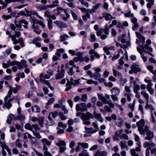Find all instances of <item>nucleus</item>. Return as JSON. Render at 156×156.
<instances>
[{
	"label": "nucleus",
	"instance_id": "nucleus-62",
	"mask_svg": "<svg viewBox=\"0 0 156 156\" xmlns=\"http://www.w3.org/2000/svg\"><path fill=\"white\" fill-rule=\"evenodd\" d=\"M131 153L133 156H138V154H136L134 149H132L130 151Z\"/></svg>",
	"mask_w": 156,
	"mask_h": 156
},
{
	"label": "nucleus",
	"instance_id": "nucleus-42",
	"mask_svg": "<svg viewBox=\"0 0 156 156\" xmlns=\"http://www.w3.org/2000/svg\"><path fill=\"white\" fill-rule=\"evenodd\" d=\"M112 71L113 73V75L115 77L120 76L121 75V73L119 71H117L114 69H113Z\"/></svg>",
	"mask_w": 156,
	"mask_h": 156
},
{
	"label": "nucleus",
	"instance_id": "nucleus-7",
	"mask_svg": "<svg viewBox=\"0 0 156 156\" xmlns=\"http://www.w3.org/2000/svg\"><path fill=\"white\" fill-rule=\"evenodd\" d=\"M89 54L90 55L91 61H93L94 60V56L98 58L100 57V55L94 49H91L89 51Z\"/></svg>",
	"mask_w": 156,
	"mask_h": 156
},
{
	"label": "nucleus",
	"instance_id": "nucleus-37",
	"mask_svg": "<svg viewBox=\"0 0 156 156\" xmlns=\"http://www.w3.org/2000/svg\"><path fill=\"white\" fill-rule=\"evenodd\" d=\"M69 37V36L66 34L62 35L60 37V41L61 42H63L64 41L66 38H68Z\"/></svg>",
	"mask_w": 156,
	"mask_h": 156
},
{
	"label": "nucleus",
	"instance_id": "nucleus-3",
	"mask_svg": "<svg viewBox=\"0 0 156 156\" xmlns=\"http://www.w3.org/2000/svg\"><path fill=\"white\" fill-rule=\"evenodd\" d=\"M144 125L145 122L143 119H141L139 121L136 122L138 130L141 135H144L145 134L144 129H143Z\"/></svg>",
	"mask_w": 156,
	"mask_h": 156
},
{
	"label": "nucleus",
	"instance_id": "nucleus-35",
	"mask_svg": "<svg viewBox=\"0 0 156 156\" xmlns=\"http://www.w3.org/2000/svg\"><path fill=\"white\" fill-rule=\"evenodd\" d=\"M140 89V86L139 85H135L133 86V91L135 93H137L138 92H139L138 91H139Z\"/></svg>",
	"mask_w": 156,
	"mask_h": 156
},
{
	"label": "nucleus",
	"instance_id": "nucleus-45",
	"mask_svg": "<svg viewBox=\"0 0 156 156\" xmlns=\"http://www.w3.org/2000/svg\"><path fill=\"white\" fill-rule=\"evenodd\" d=\"M48 28L50 30H51L53 28L52 27V21L51 19H49L48 20Z\"/></svg>",
	"mask_w": 156,
	"mask_h": 156
},
{
	"label": "nucleus",
	"instance_id": "nucleus-31",
	"mask_svg": "<svg viewBox=\"0 0 156 156\" xmlns=\"http://www.w3.org/2000/svg\"><path fill=\"white\" fill-rule=\"evenodd\" d=\"M105 19V20H109L112 19V16L109 13H105L104 16Z\"/></svg>",
	"mask_w": 156,
	"mask_h": 156
},
{
	"label": "nucleus",
	"instance_id": "nucleus-33",
	"mask_svg": "<svg viewBox=\"0 0 156 156\" xmlns=\"http://www.w3.org/2000/svg\"><path fill=\"white\" fill-rule=\"evenodd\" d=\"M36 8L40 11L44 10L47 9V5L38 6L36 7Z\"/></svg>",
	"mask_w": 156,
	"mask_h": 156
},
{
	"label": "nucleus",
	"instance_id": "nucleus-39",
	"mask_svg": "<svg viewBox=\"0 0 156 156\" xmlns=\"http://www.w3.org/2000/svg\"><path fill=\"white\" fill-rule=\"evenodd\" d=\"M40 77L41 78H44V79H48L50 78V75H49L48 74H46L45 75H44L43 73H41L40 74Z\"/></svg>",
	"mask_w": 156,
	"mask_h": 156
},
{
	"label": "nucleus",
	"instance_id": "nucleus-25",
	"mask_svg": "<svg viewBox=\"0 0 156 156\" xmlns=\"http://www.w3.org/2000/svg\"><path fill=\"white\" fill-rule=\"evenodd\" d=\"M41 141L43 143V145H45L50 146L51 144V142L49 141L46 138H43L41 140Z\"/></svg>",
	"mask_w": 156,
	"mask_h": 156
},
{
	"label": "nucleus",
	"instance_id": "nucleus-23",
	"mask_svg": "<svg viewBox=\"0 0 156 156\" xmlns=\"http://www.w3.org/2000/svg\"><path fill=\"white\" fill-rule=\"evenodd\" d=\"M44 118L43 117H40L39 118L38 120L40 126L41 127H43V123L44 122Z\"/></svg>",
	"mask_w": 156,
	"mask_h": 156
},
{
	"label": "nucleus",
	"instance_id": "nucleus-32",
	"mask_svg": "<svg viewBox=\"0 0 156 156\" xmlns=\"http://www.w3.org/2000/svg\"><path fill=\"white\" fill-rule=\"evenodd\" d=\"M80 105L82 108H81V111L84 112L87 110V108H86L87 105L86 103H81L80 104Z\"/></svg>",
	"mask_w": 156,
	"mask_h": 156
},
{
	"label": "nucleus",
	"instance_id": "nucleus-29",
	"mask_svg": "<svg viewBox=\"0 0 156 156\" xmlns=\"http://www.w3.org/2000/svg\"><path fill=\"white\" fill-rule=\"evenodd\" d=\"M20 23H21L25 28H27V25L28 24V22L24 19H22L20 20Z\"/></svg>",
	"mask_w": 156,
	"mask_h": 156
},
{
	"label": "nucleus",
	"instance_id": "nucleus-27",
	"mask_svg": "<svg viewBox=\"0 0 156 156\" xmlns=\"http://www.w3.org/2000/svg\"><path fill=\"white\" fill-rule=\"evenodd\" d=\"M12 106V105L11 103L7 101L5 102L4 105H2V108H6L8 109H9Z\"/></svg>",
	"mask_w": 156,
	"mask_h": 156
},
{
	"label": "nucleus",
	"instance_id": "nucleus-49",
	"mask_svg": "<svg viewBox=\"0 0 156 156\" xmlns=\"http://www.w3.org/2000/svg\"><path fill=\"white\" fill-rule=\"evenodd\" d=\"M15 145L16 147H17L19 148H20L22 147V145L20 142V139H17L15 142Z\"/></svg>",
	"mask_w": 156,
	"mask_h": 156
},
{
	"label": "nucleus",
	"instance_id": "nucleus-64",
	"mask_svg": "<svg viewBox=\"0 0 156 156\" xmlns=\"http://www.w3.org/2000/svg\"><path fill=\"white\" fill-rule=\"evenodd\" d=\"M121 138L122 139L128 140L129 139L128 136L126 134H122L121 136Z\"/></svg>",
	"mask_w": 156,
	"mask_h": 156
},
{
	"label": "nucleus",
	"instance_id": "nucleus-46",
	"mask_svg": "<svg viewBox=\"0 0 156 156\" xmlns=\"http://www.w3.org/2000/svg\"><path fill=\"white\" fill-rule=\"evenodd\" d=\"M17 119H18L20 121H23L24 120L25 118V116L23 114H20L19 115H18L17 116Z\"/></svg>",
	"mask_w": 156,
	"mask_h": 156
},
{
	"label": "nucleus",
	"instance_id": "nucleus-26",
	"mask_svg": "<svg viewBox=\"0 0 156 156\" xmlns=\"http://www.w3.org/2000/svg\"><path fill=\"white\" fill-rule=\"evenodd\" d=\"M126 35L125 34H122L118 38V40L120 41L122 43H125L126 42V40L125 38Z\"/></svg>",
	"mask_w": 156,
	"mask_h": 156
},
{
	"label": "nucleus",
	"instance_id": "nucleus-40",
	"mask_svg": "<svg viewBox=\"0 0 156 156\" xmlns=\"http://www.w3.org/2000/svg\"><path fill=\"white\" fill-rule=\"evenodd\" d=\"M25 129L28 130H30L32 132L33 129L32 128V125H31L29 123H26L24 126Z\"/></svg>",
	"mask_w": 156,
	"mask_h": 156
},
{
	"label": "nucleus",
	"instance_id": "nucleus-63",
	"mask_svg": "<svg viewBox=\"0 0 156 156\" xmlns=\"http://www.w3.org/2000/svg\"><path fill=\"white\" fill-rule=\"evenodd\" d=\"M104 29L101 28L97 32V35L98 36H99L103 32Z\"/></svg>",
	"mask_w": 156,
	"mask_h": 156
},
{
	"label": "nucleus",
	"instance_id": "nucleus-30",
	"mask_svg": "<svg viewBox=\"0 0 156 156\" xmlns=\"http://www.w3.org/2000/svg\"><path fill=\"white\" fill-rule=\"evenodd\" d=\"M79 145H80L82 148L85 149H87L89 147V144L87 143L79 142Z\"/></svg>",
	"mask_w": 156,
	"mask_h": 156
},
{
	"label": "nucleus",
	"instance_id": "nucleus-52",
	"mask_svg": "<svg viewBox=\"0 0 156 156\" xmlns=\"http://www.w3.org/2000/svg\"><path fill=\"white\" fill-rule=\"evenodd\" d=\"M58 113L57 111H55L53 112H51L49 113V115L52 114V117L53 118H55L58 115Z\"/></svg>",
	"mask_w": 156,
	"mask_h": 156
},
{
	"label": "nucleus",
	"instance_id": "nucleus-55",
	"mask_svg": "<svg viewBox=\"0 0 156 156\" xmlns=\"http://www.w3.org/2000/svg\"><path fill=\"white\" fill-rule=\"evenodd\" d=\"M33 128L35 129L36 132H37L40 129V128L37 125L34 124L32 125V128Z\"/></svg>",
	"mask_w": 156,
	"mask_h": 156
},
{
	"label": "nucleus",
	"instance_id": "nucleus-43",
	"mask_svg": "<svg viewBox=\"0 0 156 156\" xmlns=\"http://www.w3.org/2000/svg\"><path fill=\"white\" fill-rule=\"evenodd\" d=\"M40 81L41 83L45 84L48 86H50V84L48 81L45 80L43 78H40Z\"/></svg>",
	"mask_w": 156,
	"mask_h": 156
},
{
	"label": "nucleus",
	"instance_id": "nucleus-44",
	"mask_svg": "<svg viewBox=\"0 0 156 156\" xmlns=\"http://www.w3.org/2000/svg\"><path fill=\"white\" fill-rule=\"evenodd\" d=\"M67 83H66V85L67 86V87L65 89V91H68L70 90L72 87L71 86V84L69 83L70 81L69 80L67 79Z\"/></svg>",
	"mask_w": 156,
	"mask_h": 156
},
{
	"label": "nucleus",
	"instance_id": "nucleus-24",
	"mask_svg": "<svg viewBox=\"0 0 156 156\" xmlns=\"http://www.w3.org/2000/svg\"><path fill=\"white\" fill-rule=\"evenodd\" d=\"M146 1L148 2L147 4V7L148 8H151L154 5V0H146Z\"/></svg>",
	"mask_w": 156,
	"mask_h": 156
},
{
	"label": "nucleus",
	"instance_id": "nucleus-38",
	"mask_svg": "<svg viewBox=\"0 0 156 156\" xmlns=\"http://www.w3.org/2000/svg\"><path fill=\"white\" fill-rule=\"evenodd\" d=\"M124 96L126 98L128 101H131V97L132 96V94L131 93H125Z\"/></svg>",
	"mask_w": 156,
	"mask_h": 156
},
{
	"label": "nucleus",
	"instance_id": "nucleus-51",
	"mask_svg": "<svg viewBox=\"0 0 156 156\" xmlns=\"http://www.w3.org/2000/svg\"><path fill=\"white\" fill-rule=\"evenodd\" d=\"M125 16L127 17H131L133 18L134 17V14L133 13H132L131 11L129 12L128 13L124 14Z\"/></svg>",
	"mask_w": 156,
	"mask_h": 156
},
{
	"label": "nucleus",
	"instance_id": "nucleus-48",
	"mask_svg": "<svg viewBox=\"0 0 156 156\" xmlns=\"http://www.w3.org/2000/svg\"><path fill=\"white\" fill-rule=\"evenodd\" d=\"M120 145L122 150L123 149L127 147L126 145V142L125 141H121L120 143Z\"/></svg>",
	"mask_w": 156,
	"mask_h": 156
},
{
	"label": "nucleus",
	"instance_id": "nucleus-21",
	"mask_svg": "<svg viewBox=\"0 0 156 156\" xmlns=\"http://www.w3.org/2000/svg\"><path fill=\"white\" fill-rule=\"evenodd\" d=\"M69 81H70L69 83H70L71 85L73 86H76L80 83L78 80H74L72 78H70Z\"/></svg>",
	"mask_w": 156,
	"mask_h": 156
},
{
	"label": "nucleus",
	"instance_id": "nucleus-18",
	"mask_svg": "<svg viewBox=\"0 0 156 156\" xmlns=\"http://www.w3.org/2000/svg\"><path fill=\"white\" fill-rule=\"evenodd\" d=\"M9 87L10 89L8 91V94L4 98V100L5 102L7 101L8 98H10L11 96V94L12 93V89L11 87L10 86Z\"/></svg>",
	"mask_w": 156,
	"mask_h": 156
},
{
	"label": "nucleus",
	"instance_id": "nucleus-19",
	"mask_svg": "<svg viewBox=\"0 0 156 156\" xmlns=\"http://www.w3.org/2000/svg\"><path fill=\"white\" fill-rule=\"evenodd\" d=\"M29 1V0H5V2L6 3L11 2H19L21 3H24L26 2H27Z\"/></svg>",
	"mask_w": 156,
	"mask_h": 156
},
{
	"label": "nucleus",
	"instance_id": "nucleus-34",
	"mask_svg": "<svg viewBox=\"0 0 156 156\" xmlns=\"http://www.w3.org/2000/svg\"><path fill=\"white\" fill-rule=\"evenodd\" d=\"M16 40L17 41V43H16V44L19 43L21 47L23 48L24 46L25 45L23 43L22 38L20 37L18 39H16Z\"/></svg>",
	"mask_w": 156,
	"mask_h": 156
},
{
	"label": "nucleus",
	"instance_id": "nucleus-4",
	"mask_svg": "<svg viewBox=\"0 0 156 156\" xmlns=\"http://www.w3.org/2000/svg\"><path fill=\"white\" fill-rule=\"evenodd\" d=\"M145 133L146 132L147 136L145 137V139L149 140L153 139L154 137V134L153 132L151 131L147 126H146L144 127Z\"/></svg>",
	"mask_w": 156,
	"mask_h": 156
},
{
	"label": "nucleus",
	"instance_id": "nucleus-10",
	"mask_svg": "<svg viewBox=\"0 0 156 156\" xmlns=\"http://www.w3.org/2000/svg\"><path fill=\"white\" fill-rule=\"evenodd\" d=\"M139 65L136 63H133L131 65V69H133V72L135 73H137V72H140L141 69L139 67Z\"/></svg>",
	"mask_w": 156,
	"mask_h": 156
},
{
	"label": "nucleus",
	"instance_id": "nucleus-1",
	"mask_svg": "<svg viewBox=\"0 0 156 156\" xmlns=\"http://www.w3.org/2000/svg\"><path fill=\"white\" fill-rule=\"evenodd\" d=\"M76 116L79 117L81 116V119L82 120L83 123L85 125L90 124V122L89 120L94 118V116L92 113L89 112H87L85 114L83 113L78 112L76 113Z\"/></svg>",
	"mask_w": 156,
	"mask_h": 156
},
{
	"label": "nucleus",
	"instance_id": "nucleus-11",
	"mask_svg": "<svg viewBox=\"0 0 156 156\" xmlns=\"http://www.w3.org/2000/svg\"><path fill=\"white\" fill-rule=\"evenodd\" d=\"M131 21L133 24L132 29L133 30H135V29L138 28L139 26V24L137 23V20L136 18L133 17L131 20Z\"/></svg>",
	"mask_w": 156,
	"mask_h": 156
},
{
	"label": "nucleus",
	"instance_id": "nucleus-41",
	"mask_svg": "<svg viewBox=\"0 0 156 156\" xmlns=\"http://www.w3.org/2000/svg\"><path fill=\"white\" fill-rule=\"evenodd\" d=\"M148 102H146V104L145 106V109H150L151 111H153L154 110V108L151 105H149L148 104Z\"/></svg>",
	"mask_w": 156,
	"mask_h": 156
},
{
	"label": "nucleus",
	"instance_id": "nucleus-50",
	"mask_svg": "<svg viewBox=\"0 0 156 156\" xmlns=\"http://www.w3.org/2000/svg\"><path fill=\"white\" fill-rule=\"evenodd\" d=\"M32 133L33 135L35 136L37 138L40 139L42 138L41 136L39 133L35 132L34 131H32Z\"/></svg>",
	"mask_w": 156,
	"mask_h": 156
},
{
	"label": "nucleus",
	"instance_id": "nucleus-61",
	"mask_svg": "<svg viewBox=\"0 0 156 156\" xmlns=\"http://www.w3.org/2000/svg\"><path fill=\"white\" fill-rule=\"evenodd\" d=\"M9 117L11 120H15L17 119V116H15L13 114H11L9 115Z\"/></svg>",
	"mask_w": 156,
	"mask_h": 156
},
{
	"label": "nucleus",
	"instance_id": "nucleus-5",
	"mask_svg": "<svg viewBox=\"0 0 156 156\" xmlns=\"http://www.w3.org/2000/svg\"><path fill=\"white\" fill-rule=\"evenodd\" d=\"M98 99L101 100L103 103L104 104H108V101L107 100L109 99L110 97L109 95L108 94H105L104 96L103 95L100 94H98Z\"/></svg>",
	"mask_w": 156,
	"mask_h": 156
},
{
	"label": "nucleus",
	"instance_id": "nucleus-22",
	"mask_svg": "<svg viewBox=\"0 0 156 156\" xmlns=\"http://www.w3.org/2000/svg\"><path fill=\"white\" fill-rule=\"evenodd\" d=\"M145 38L144 37L142 38L139 40L140 43L139 46L141 47L143 49H144V45L145 43Z\"/></svg>",
	"mask_w": 156,
	"mask_h": 156
},
{
	"label": "nucleus",
	"instance_id": "nucleus-47",
	"mask_svg": "<svg viewBox=\"0 0 156 156\" xmlns=\"http://www.w3.org/2000/svg\"><path fill=\"white\" fill-rule=\"evenodd\" d=\"M59 104L61 105V108H62V110L64 111V113L65 114H66L68 113V111L66 109V107L64 105H63V104L62 103H60L59 102Z\"/></svg>",
	"mask_w": 156,
	"mask_h": 156
},
{
	"label": "nucleus",
	"instance_id": "nucleus-56",
	"mask_svg": "<svg viewBox=\"0 0 156 156\" xmlns=\"http://www.w3.org/2000/svg\"><path fill=\"white\" fill-rule=\"evenodd\" d=\"M2 66L5 69L8 68L10 66V62H8L7 63H3Z\"/></svg>",
	"mask_w": 156,
	"mask_h": 156
},
{
	"label": "nucleus",
	"instance_id": "nucleus-36",
	"mask_svg": "<svg viewBox=\"0 0 156 156\" xmlns=\"http://www.w3.org/2000/svg\"><path fill=\"white\" fill-rule=\"evenodd\" d=\"M86 130H87V131H88V132L93 133H95L96 132L98 131V129H94L93 128L90 127V128H87V129H86Z\"/></svg>",
	"mask_w": 156,
	"mask_h": 156
},
{
	"label": "nucleus",
	"instance_id": "nucleus-12",
	"mask_svg": "<svg viewBox=\"0 0 156 156\" xmlns=\"http://www.w3.org/2000/svg\"><path fill=\"white\" fill-rule=\"evenodd\" d=\"M112 94L118 96L120 93V90L119 88L117 87H114L110 90Z\"/></svg>",
	"mask_w": 156,
	"mask_h": 156
},
{
	"label": "nucleus",
	"instance_id": "nucleus-59",
	"mask_svg": "<svg viewBox=\"0 0 156 156\" xmlns=\"http://www.w3.org/2000/svg\"><path fill=\"white\" fill-rule=\"evenodd\" d=\"M59 14L58 13H55L54 14L51 15L49 19H52L53 20H55L56 19V16H58Z\"/></svg>",
	"mask_w": 156,
	"mask_h": 156
},
{
	"label": "nucleus",
	"instance_id": "nucleus-17",
	"mask_svg": "<svg viewBox=\"0 0 156 156\" xmlns=\"http://www.w3.org/2000/svg\"><path fill=\"white\" fill-rule=\"evenodd\" d=\"M31 110L32 112L38 113L40 112L41 109L38 106L35 105L31 107Z\"/></svg>",
	"mask_w": 156,
	"mask_h": 156
},
{
	"label": "nucleus",
	"instance_id": "nucleus-14",
	"mask_svg": "<svg viewBox=\"0 0 156 156\" xmlns=\"http://www.w3.org/2000/svg\"><path fill=\"white\" fill-rule=\"evenodd\" d=\"M32 20L33 23V25H35V24H39L43 28H44L45 27V25L41 21L37 20L33 18L32 19Z\"/></svg>",
	"mask_w": 156,
	"mask_h": 156
},
{
	"label": "nucleus",
	"instance_id": "nucleus-6",
	"mask_svg": "<svg viewBox=\"0 0 156 156\" xmlns=\"http://www.w3.org/2000/svg\"><path fill=\"white\" fill-rule=\"evenodd\" d=\"M56 145L60 147V151L61 153L64 152L66 149V143L64 141H60L56 144Z\"/></svg>",
	"mask_w": 156,
	"mask_h": 156
},
{
	"label": "nucleus",
	"instance_id": "nucleus-60",
	"mask_svg": "<svg viewBox=\"0 0 156 156\" xmlns=\"http://www.w3.org/2000/svg\"><path fill=\"white\" fill-rule=\"evenodd\" d=\"M90 41L91 42L95 41L96 40V38L95 35L94 34H91L90 36Z\"/></svg>",
	"mask_w": 156,
	"mask_h": 156
},
{
	"label": "nucleus",
	"instance_id": "nucleus-13",
	"mask_svg": "<svg viewBox=\"0 0 156 156\" xmlns=\"http://www.w3.org/2000/svg\"><path fill=\"white\" fill-rule=\"evenodd\" d=\"M32 27L34 31L37 34H39L42 31L41 30L40 28V27L38 25L35 26L34 25H32Z\"/></svg>",
	"mask_w": 156,
	"mask_h": 156
},
{
	"label": "nucleus",
	"instance_id": "nucleus-8",
	"mask_svg": "<svg viewBox=\"0 0 156 156\" xmlns=\"http://www.w3.org/2000/svg\"><path fill=\"white\" fill-rule=\"evenodd\" d=\"M94 116V118L97 119L98 121L103 122L104 121V119L101 116V115L100 113H98L96 112V111H94L92 114Z\"/></svg>",
	"mask_w": 156,
	"mask_h": 156
},
{
	"label": "nucleus",
	"instance_id": "nucleus-28",
	"mask_svg": "<svg viewBox=\"0 0 156 156\" xmlns=\"http://www.w3.org/2000/svg\"><path fill=\"white\" fill-rule=\"evenodd\" d=\"M101 74L98 72H95L93 74V78L97 80H98L99 78H101Z\"/></svg>",
	"mask_w": 156,
	"mask_h": 156
},
{
	"label": "nucleus",
	"instance_id": "nucleus-2",
	"mask_svg": "<svg viewBox=\"0 0 156 156\" xmlns=\"http://www.w3.org/2000/svg\"><path fill=\"white\" fill-rule=\"evenodd\" d=\"M20 30L17 29L16 30H15V34L12 35L10 34L9 31H6V34L9 35V37L11 38L13 44L14 45L16 44V43H17V41L16 39V37L18 38L20 37V33L19 32V30Z\"/></svg>",
	"mask_w": 156,
	"mask_h": 156
},
{
	"label": "nucleus",
	"instance_id": "nucleus-20",
	"mask_svg": "<svg viewBox=\"0 0 156 156\" xmlns=\"http://www.w3.org/2000/svg\"><path fill=\"white\" fill-rule=\"evenodd\" d=\"M141 94L146 99L147 102H148L149 99V95L145 90H143L141 92Z\"/></svg>",
	"mask_w": 156,
	"mask_h": 156
},
{
	"label": "nucleus",
	"instance_id": "nucleus-58",
	"mask_svg": "<svg viewBox=\"0 0 156 156\" xmlns=\"http://www.w3.org/2000/svg\"><path fill=\"white\" fill-rule=\"evenodd\" d=\"M73 67H71L68 72V74L70 76L73 75L74 73V72L73 71Z\"/></svg>",
	"mask_w": 156,
	"mask_h": 156
},
{
	"label": "nucleus",
	"instance_id": "nucleus-54",
	"mask_svg": "<svg viewBox=\"0 0 156 156\" xmlns=\"http://www.w3.org/2000/svg\"><path fill=\"white\" fill-rule=\"evenodd\" d=\"M0 144H1V146L2 148V149H7L8 147L6 145L5 143V142H1L0 143Z\"/></svg>",
	"mask_w": 156,
	"mask_h": 156
},
{
	"label": "nucleus",
	"instance_id": "nucleus-9",
	"mask_svg": "<svg viewBox=\"0 0 156 156\" xmlns=\"http://www.w3.org/2000/svg\"><path fill=\"white\" fill-rule=\"evenodd\" d=\"M18 63L17 66L19 69L26 67L27 66L26 64V61L24 59L22 60L20 62H18Z\"/></svg>",
	"mask_w": 156,
	"mask_h": 156
},
{
	"label": "nucleus",
	"instance_id": "nucleus-16",
	"mask_svg": "<svg viewBox=\"0 0 156 156\" xmlns=\"http://www.w3.org/2000/svg\"><path fill=\"white\" fill-rule=\"evenodd\" d=\"M65 71L63 69L60 73H58L56 75L55 79L59 80L65 76Z\"/></svg>",
	"mask_w": 156,
	"mask_h": 156
},
{
	"label": "nucleus",
	"instance_id": "nucleus-57",
	"mask_svg": "<svg viewBox=\"0 0 156 156\" xmlns=\"http://www.w3.org/2000/svg\"><path fill=\"white\" fill-rule=\"evenodd\" d=\"M135 104V102H134L132 104H129L128 105L129 107L131 109L132 112H133L134 111Z\"/></svg>",
	"mask_w": 156,
	"mask_h": 156
},
{
	"label": "nucleus",
	"instance_id": "nucleus-15",
	"mask_svg": "<svg viewBox=\"0 0 156 156\" xmlns=\"http://www.w3.org/2000/svg\"><path fill=\"white\" fill-rule=\"evenodd\" d=\"M123 131V130L122 129L116 131L115 132L114 135L113 136L114 140H119V139L118 136L122 133Z\"/></svg>",
	"mask_w": 156,
	"mask_h": 156
},
{
	"label": "nucleus",
	"instance_id": "nucleus-53",
	"mask_svg": "<svg viewBox=\"0 0 156 156\" xmlns=\"http://www.w3.org/2000/svg\"><path fill=\"white\" fill-rule=\"evenodd\" d=\"M87 98V94H84L82 96L81 98L80 99L83 102H86Z\"/></svg>",
	"mask_w": 156,
	"mask_h": 156
}]
</instances>
